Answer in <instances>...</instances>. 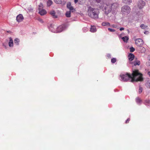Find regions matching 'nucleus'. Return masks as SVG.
I'll return each mask as SVG.
<instances>
[{
	"instance_id": "f257e3e1",
	"label": "nucleus",
	"mask_w": 150,
	"mask_h": 150,
	"mask_svg": "<svg viewBox=\"0 0 150 150\" xmlns=\"http://www.w3.org/2000/svg\"><path fill=\"white\" fill-rule=\"evenodd\" d=\"M142 76V74L139 72L138 70L135 69L133 71L132 74L126 73L125 74L121 75L120 76L122 81H130L133 82L134 81H143V79Z\"/></svg>"
},
{
	"instance_id": "f03ea898",
	"label": "nucleus",
	"mask_w": 150,
	"mask_h": 150,
	"mask_svg": "<svg viewBox=\"0 0 150 150\" xmlns=\"http://www.w3.org/2000/svg\"><path fill=\"white\" fill-rule=\"evenodd\" d=\"M88 15L91 18L93 19H97L98 18L99 11L97 8L90 7L88 9Z\"/></svg>"
},
{
	"instance_id": "7ed1b4c3",
	"label": "nucleus",
	"mask_w": 150,
	"mask_h": 150,
	"mask_svg": "<svg viewBox=\"0 0 150 150\" xmlns=\"http://www.w3.org/2000/svg\"><path fill=\"white\" fill-rule=\"evenodd\" d=\"M100 4L101 5L100 6H99V8H100L103 9V10L105 14L108 15L112 11V9L110 5H108L103 3H101Z\"/></svg>"
},
{
	"instance_id": "20e7f679",
	"label": "nucleus",
	"mask_w": 150,
	"mask_h": 150,
	"mask_svg": "<svg viewBox=\"0 0 150 150\" xmlns=\"http://www.w3.org/2000/svg\"><path fill=\"white\" fill-rule=\"evenodd\" d=\"M43 6L42 4L39 6L38 10L39 13L41 16H43L47 13V12L45 9H43Z\"/></svg>"
},
{
	"instance_id": "39448f33",
	"label": "nucleus",
	"mask_w": 150,
	"mask_h": 150,
	"mask_svg": "<svg viewBox=\"0 0 150 150\" xmlns=\"http://www.w3.org/2000/svg\"><path fill=\"white\" fill-rule=\"evenodd\" d=\"M135 42L136 44L139 47H142L143 44V40L140 38H138L136 39Z\"/></svg>"
},
{
	"instance_id": "423d86ee",
	"label": "nucleus",
	"mask_w": 150,
	"mask_h": 150,
	"mask_svg": "<svg viewBox=\"0 0 150 150\" xmlns=\"http://www.w3.org/2000/svg\"><path fill=\"white\" fill-rule=\"evenodd\" d=\"M130 8L129 6H123L121 9L122 11L123 12L129 13L130 11Z\"/></svg>"
},
{
	"instance_id": "0eeeda50",
	"label": "nucleus",
	"mask_w": 150,
	"mask_h": 150,
	"mask_svg": "<svg viewBox=\"0 0 150 150\" xmlns=\"http://www.w3.org/2000/svg\"><path fill=\"white\" fill-rule=\"evenodd\" d=\"M111 7L112 9V13H113L119 7V4L117 3H114L112 4Z\"/></svg>"
},
{
	"instance_id": "6e6552de",
	"label": "nucleus",
	"mask_w": 150,
	"mask_h": 150,
	"mask_svg": "<svg viewBox=\"0 0 150 150\" xmlns=\"http://www.w3.org/2000/svg\"><path fill=\"white\" fill-rule=\"evenodd\" d=\"M145 5V3L142 0H140L138 3V6L139 9H142L143 8Z\"/></svg>"
},
{
	"instance_id": "1a4fd4ad",
	"label": "nucleus",
	"mask_w": 150,
	"mask_h": 150,
	"mask_svg": "<svg viewBox=\"0 0 150 150\" xmlns=\"http://www.w3.org/2000/svg\"><path fill=\"white\" fill-rule=\"evenodd\" d=\"M67 7L70 11L72 12L75 11V9H74L73 6L71 5V3L70 2L68 3L67 4Z\"/></svg>"
},
{
	"instance_id": "9d476101",
	"label": "nucleus",
	"mask_w": 150,
	"mask_h": 150,
	"mask_svg": "<svg viewBox=\"0 0 150 150\" xmlns=\"http://www.w3.org/2000/svg\"><path fill=\"white\" fill-rule=\"evenodd\" d=\"M23 19V17L22 14H20L17 16L16 20L18 22H20L22 21Z\"/></svg>"
},
{
	"instance_id": "9b49d317",
	"label": "nucleus",
	"mask_w": 150,
	"mask_h": 150,
	"mask_svg": "<svg viewBox=\"0 0 150 150\" xmlns=\"http://www.w3.org/2000/svg\"><path fill=\"white\" fill-rule=\"evenodd\" d=\"M128 58L129 61H131L134 59V56L133 54L130 53L128 55Z\"/></svg>"
},
{
	"instance_id": "f8f14e48",
	"label": "nucleus",
	"mask_w": 150,
	"mask_h": 150,
	"mask_svg": "<svg viewBox=\"0 0 150 150\" xmlns=\"http://www.w3.org/2000/svg\"><path fill=\"white\" fill-rule=\"evenodd\" d=\"M90 30L92 32H96V27L94 26H91Z\"/></svg>"
},
{
	"instance_id": "ddd939ff",
	"label": "nucleus",
	"mask_w": 150,
	"mask_h": 150,
	"mask_svg": "<svg viewBox=\"0 0 150 150\" xmlns=\"http://www.w3.org/2000/svg\"><path fill=\"white\" fill-rule=\"evenodd\" d=\"M122 1L126 4H129L132 2V0H122Z\"/></svg>"
},
{
	"instance_id": "4468645a",
	"label": "nucleus",
	"mask_w": 150,
	"mask_h": 150,
	"mask_svg": "<svg viewBox=\"0 0 150 150\" xmlns=\"http://www.w3.org/2000/svg\"><path fill=\"white\" fill-rule=\"evenodd\" d=\"M50 14L53 17V18H57V16L55 15V12L54 11H52L50 12Z\"/></svg>"
},
{
	"instance_id": "2eb2a0df",
	"label": "nucleus",
	"mask_w": 150,
	"mask_h": 150,
	"mask_svg": "<svg viewBox=\"0 0 150 150\" xmlns=\"http://www.w3.org/2000/svg\"><path fill=\"white\" fill-rule=\"evenodd\" d=\"M8 45L10 47H12L13 45V40L11 38H10V41L8 43Z\"/></svg>"
},
{
	"instance_id": "dca6fc26",
	"label": "nucleus",
	"mask_w": 150,
	"mask_h": 150,
	"mask_svg": "<svg viewBox=\"0 0 150 150\" xmlns=\"http://www.w3.org/2000/svg\"><path fill=\"white\" fill-rule=\"evenodd\" d=\"M102 25L103 26H110V23L108 22H104L102 23Z\"/></svg>"
},
{
	"instance_id": "f3484780",
	"label": "nucleus",
	"mask_w": 150,
	"mask_h": 150,
	"mask_svg": "<svg viewBox=\"0 0 150 150\" xmlns=\"http://www.w3.org/2000/svg\"><path fill=\"white\" fill-rule=\"evenodd\" d=\"M72 12L71 11H67L66 12L65 15L67 17H71V13Z\"/></svg>"
},
{
	"instance_id": "a211bd4d",
	"label": "nucleus",
	"mask_w": 150,
	"mask_h": 150,
	"mask_svg": "<svg viewBox=\"0 0 150 150\" xmlns=\"http://www.w3.org/2000/svg\"><path fill=\"white\" fill-rule=\"evenodd\" d=\"M141 28L143 29H146L148 28V26L144 24H142L140 25Z\"/></svg>"
},
{
	"instance_id": "6ab92c4d",
	"label": "nucleus",
	"mask_w": 150,
	"mask_h": 150,
	"mask_svg": "<svg viewBox=\"0 0 150 150\" xmlns=\"http://www.w3.org/2000/svg\"><path fill=\"white\" fill-rule=\"evenodd\" d=\"M122 39L124 42H127L129 40V38L127 36H125L122 38Z\"/></svg>"
},
{
	"instance_id": "aec40b11",
	"label": "nucleus",
	"mask_w": 150,
	"mask_h": 150,
	"mask_svg": "<svg viewBox=\"0 0 150 150\" xmlns=\"http://www.w3.org/2000/svg\"><path fill=\"white\" fill-rule=\"evenodd\" d=\"M133 63L134 65L135 66L137 65H139L140 64V62L139 61H137L134 62Z\"/></svg>"
},
{
	"instance_id": "412c9836",
	"label": "nucleus",
	"mask_w": 150,
	"mask_h": 150,
	"mask_svg": "<svg viewBox=\"0 0 150 150\" xmlns=\"http://www.w3.org/2000/svg\"><path fill=\"white\" fill-rule=\"evenodd\" d=\"M52 4V2L51 0H49L47 2V5L50 6Z\"/></svg>"
},
{
	"instance_id": "4be33fe9",
	"label": "nucleus",
	"mask_w": 150,
	"mask_h": 150,
	"mask_svg": "<svg viewBox=\"0 0 150 150\" xmlns=\"http://www.w3.org/2000/svg\"><path fill=\"white\" fill-rule=\"evenodd\" d=\"M136 102L137 103H140L142 102V100L139 97H137L136 99Z\"/></svg>"
},
{
	"instance_id": "5701e85b",
	"label": "nucleus",
	"mask_w": 150,
	"mask_h": 150,
	"mask_svg": "<svg viewBox=\"0 0 150 150\" xmlns=\"http://www.w3.org/2000/svg\"><path fill=\"white\" fill-rule=\"evenodd\" d=\"M19 39L17 38H16L14 40V42L15 43H16V45H18L19 44Z\"/></svg>"
},
{
	"instance_id": "b1692460",
	"label": "nucleus",
	"mask_w": 150,
	"mask_h": 150,
	"mask_svg": "<svg viewBox=\"0 0 150 150\" xmlns=\"http://www.w3.org/2000/svg\"><path fill=\"white\" fill-rule=\"evenodd\" d=\"M54 2L57 4H61L62 3L61 0H54Z\"/></svg>"
},
{
	"instance_id": "393cba45",
	"label": "nucleus",
	"mask_w": 150,
	"mask_h": 150,
	"mask_svg": "<svg viewBox=\"0 0 150 150\" xmlns=\"http://www.w3.org/2000/svg\"><path fill=\"white\" fill-rule=\"evenodd\" d=\"M140 49H142V51L141 52H144L145 51V48L142 47H140Z\"/></svg>"
},
{
	"instance_id": "a878e982",
	"label": "nucleus",
	"mask_w": 150,
	"mask_h": 150,
	"mask_svg": "<svg viewBox=\"0 0 150 150\" xmlns=\"http://www.w3.org/2000/svg\"><path fill=\"white\" fill-rule=\"evenodd\" d=\"M116 61V59L115 58H113L111 59V61L112 63H115Z\"/></svg>"
},
{
	"instance_id": "bb28decb",
	"label": "nucleus",
	"mask_w": 150,
	"mask_h": 150,
	"mask_svg": "<svg viewBox=\"0 0 150 150\" xmlns=\"http://www.w3.org/2000/svg\"><path fill=\"white\" fill-rule=\"evenodd\" d=\"M130 50L131 52H133L135 50V49L133 47H130Z\"/></svg>"
},
{
	"instance_id": "cd10ccee",
	"label": "nucleus",
	"mask_w": 150,
	"mask_h": 150,
	"mask_svg": "<svg viewBox=\"0 0 150 150\" xmlns=\"http://www.w3.org/2000/svg\"><path fill=\"white\" fill-rule=\"evenodd\" d=\"M142 87H139V93H141L142 92Z\"/></svg>"
},
{
	"instance_id": "c85d7f7f",
	"label": "nucleus",
	"mask_w": 150,
	"mask_h": 150,
	"mask_svg": "<svg viewBox=\"0 0 150 150\" xmlns=\"http://www.w3.org/2000/svg\"><path fill=\"white\" fill-rule=\"evenodd\" d=\"M96 2L98 3H103V2H101V0H96ZM101 5V4H100V5H99V6H100Z\"/></svg>"
},
{
	"instance_id": "c756f323",
	"label": "nucleus",
	"mask_w": 150,
	"mask_h": 150,
	"mask_svg": "<svg viewBox=\"0 0 150 150\" xmlns=\"http://www.w3.org/2000/svg\"><path fill=\"white\" fill-rule=\"evenodd\" d=\"M108 29L111 32L115 31V30L114 29H112L110 28H108Z\"/></svg>"
},
{
	"instance_id": "7c9ffc66",
	"label": "nucleus",
	"mask_w": 150,
	"mask_h": 150,
	"mask_svg": "<svg viewBox=\"0 0 150 150\" xmlns=\"http://www.w3.org/2000/svg\"><path fill=\"white\" fill-rule=\"evenodd\" d=\"M57 29L58 30H59V29H61V30L59 31V32H61L62 30L63 27L62 26H60Z\"/></svg>"
},
{
	"instance_id": "2f4dec72",
	"label": "nucleus",
	"mask_w": 150,
	"mask_h": 150,
	"mask_svg": "<svg viewBox=\"0 0 150 150\" xmlns=\"http://www.w3.org/2000/svg\"><path fill=\"white\" fill-rule=\"evenodd\" d=\"M147 85L150 88V80H148L147 83Z\"/></svg>"
},
{
	"instance_id": "473e14b6",
	"label": "nucleus",
	"mask_w": 150,
	"mask_h": 150,
	"mask_svg": "<svg viewBox=\"0 0 150 150\" xmlns=\"http://www.w3.org/2000/svg\"><path fill=\"white\" fill-rule=\"evenodd\" d=\"M130 120V118H128L126 121L125 123L126 124L128 123L129 122V121Z\"/></svg>"
},
{
	"instance_id": "72a5a7b5",
	"label": "nucleus",
	"mask_w": 150,
	"mask_h": 150,
	"mask_svg": "<svg viewBox=\"0 0 150 150\" xmlns=\"http://www.w3.org/2000/svg\"><path fill=\"white\" fill-rule=\"evenodd\" d=\"M107 57L108 58H111V55L110 54H108L107 55Z\"/></svg>"
},
{
	"instance_id": "f704fd0d",
	"label": "nucleus",
	"mask_w": 150,
	"mask_h": 150,
	"mask_svg": "<svg viewBox=\"0 0 150 150\" xmlns=\"http://www.w3.org/2000/svg\"><path fill=\"white\" fill-rule=\"evenodd\" d=\"M150 100H147L145 101V102L147 103H150Z\"/></svg>"
},
{
	"instance_id": "c9c22d12",
	"label": "nucleus",
	"mask_w": 150,
	"mask_h": 150,
	"mask_svg": "<svg viewBox=\"0 0 150 150\" xmlns=\"http://www.w3.org/2000/svg\"><path fill=\"white\" fill-rule=\"evenodd\" d=\"M124 29V28H120V31H122V30H123Z\"/></svg>"
},
{
	"instance_id": "e433bc0d",
	"label": "nucleus",
	"mask_w": 150,
	"mask_h": 150,
	"mask_svg": "<svg viewBox=\"0 0 150 150\" xmlns=\"http://www.w3.org/2000/svg\"><path fill=\"white\" fill-rule=\"evenodd\" d=\"M74 3L76 4L78 2V0H74Z\"/></svg>"
},
{
	"instance_id": "4c0bfd02",
	"label": "nucleus",
	"mask_w": 150,
	"mask_h": 150,
	"mask_svg": "<svg viewBox=\"0 0 150 150\" xmlns=\"http://www.w3.org/2000/svg\"><path fill=\"white\" fill-rule=\"evenodd\" d=\"M144 33L145 34H147L148 33V31H146L144 32Z\"/></svg>"
},
{
	"instance_id": "58836bf2",
	"label": "nucleus",
	"mask_w": 150,
	"mask_h": 150,
	"mask_svg": "<svg viewBox=\"0 0 150 150\" xmlns=\"http://www.w3.org/2000/svg\"><path fill=\"white\" fill-rule=\"evenodd\" d=\"M148 74L149 76L150 77V71H148Z\"/></svg>"
},
{
	"instance_id": "ea45409f",
	"label": "nucleus",
	"mask_w": 150,
	"mask_h": 150,
	"mask_svg": "<svg viewBox=\"0 0 150 150\" xmlns=\"http://www.w3.org/2000/svg\"><path fill=\"white\" fill-rule=\"evenodd\" d=\"M149 66H150V62H149Z\"/></svg>"
}]
</instances>
